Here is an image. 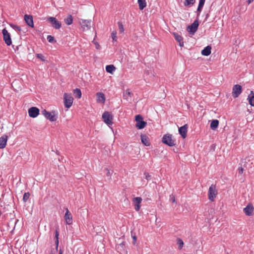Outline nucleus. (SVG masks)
Here are the masks:
<instances>
[{"instance_id":"nucleus-6","label":"nucleus","mask_w":254,"mask_h":254,"mask_svg":"<svg viewBox=\"0 0 254 254\" xmlns=\"http://www.w3.org/2000/svg\"><path fill=\"white\" fill-rule=\"evenodd\" d=\"M102 119L104 122L108 125L113 124V116L108 112H105L102 115Z\"/></svg>"},{"instance_id":"nucleus-39","label":"nucleus","mask_w":254,"mask_h":254,"mask_svg":"<svg viewBox=\"0 0 254 254\" xmlns=\"http://www.w3.org/2000/svg\"><path fill=\"white\" fill-rule=\"evenodd\" d=\"M238 173L240 175H242L244 172V168L242 167H240L238 169Z\"/></svg>"},{"instance_id":"nucleus-46","label":"nucleus","mask_w":254,"mask_h":254,"mask_svg":"<svg viewBox=\"0 0 254 254\" xmlns=\"http://www.w3.org/2000/svg\"><path fill=\"white\" fill-rule=\"evenodd\" d=\"M59 254H63V251L62 250L59 251Z\"/></svg>"},{"instance_id":"nucleus-35","label":"nucleus","mask_w":254,"mask_h":254,"mask_svg":"<svg viewBox=\"0 0 254 254\" xmlns=\"http://www.w3.org/2000/svg\"><path fill=\"white\" fill-rule=\"evenodd\" d=\"M47 39L49 43H52L56 42V41L55 40L54 37L51 35H48Z\"/></svg>"},{"instance_id":"nucleus-16","label":"nucleus","mask_w":254,"mask_h":254,"mask_svg":"<svg viewBox=\"0 0 254 254\" xmlns=\"http://www.w3.org/2000/svg\"><path fill=\"white\" fill-rule=\"evenodd\" d=\"M134 204V209L136 211H138L140 209V203L142 201V198L140 197H134L133 200Z\"/></svg>"},{"instance_id":"nucleus-40","label":"nucleus","mask_w":254,"mask_h":254,"mask_svg":"<svg viewBox=\"0 0 254 254\" xmlns=\"http://www.w3.org/2000/svg\"><path fill=\"white\" fill-rule=\"evenodd\" d=\"M12 27H13V28H14L16 31H20L21 30V28L18 26L13 25V26H12Z\"/></svg>"},{"instance_id":"nucleus-3","label":"nucleus","mask_w":254,"mask_h":254,"mask_svg":"<svg viewBox=\"0 0 254 254\" xmlns=\"http://www.w3.org/2000/svg\"><path fill=\"white\" fill-rule=\"evenodd\" d=\"M73 98L70 94L64 93V103L65 108H69L72 105Z\"/></svg>"},{"instance_id":"nucleus-7","label":"nucleus","mask_w":254,"mask_h":254,"mask_svg":"<svg viewBox=\"0 0 254 254\" xmlns=\"http://www.w3.org/2000/svg\"><path fill=\"white\" fill-rule=\"evenodd\" d=\"M2 33L3 34V40L5 44L7 46H10L12 42L9 33L5 28L2 30Z\"/></svg>"},{"instance_id":"nucleus-38","label":"nucleus","mask_w":254,"mask_h":254,"mask_svg":"<svg viewBox=\"0 0 254 254\" xmlns=\"http://www.w3.org/2000/svg\"><path fill=\"white\" fill-rule=\"evenodd\" d=\"M112 38L114 41H117V32L116 31H113L112 32Z\"/></svg>"},{"instance_id":"nucleus-18","label":"nucleus","mask_w":254,"mask_h":254,"mask_svg":"<svg viewBox=\"0 0 254 254\" xmlns=\"http://www.w3.org/2000/svg\"><path fill=\"white\" fill-rule=\"evenodd\" d=\"M24 20L28 25L31 27H34L33 17L31 15L25 14L24 15Z\"/></svg>"},{"instance_id":"nucleus-42","label":"nucleus","mask_w":254,"mask_h":254,"mask_svg":"<svg viewBox=\"0 0 254 254\" xmlns=\"http://www.w3.org/2000/svg\"><path fill=\"white\" fill-rule=\"evenodd\" d=\"M144 175L145 176V178L147 180H149V179L150 178V176L149 175V174L148 173H144Z\"/></svg>"},{"instance_id":"nucleus-19","label":"nucleus","mask_w":254,"mask_h":254,"mask_svg":"<svg viewBox=\"0 0 254 254\" xmlns=\"http://www.w3.org/2000/svg\"><path fill=\"white\" fill-rule=\"evenodd\" d=\"M254 210V207L252 205L248 204L245 208H244V212L246 215L250 216L252 214Z\"/></svg>"},{"instance_id":"nucleus-20","label":"nucleus","mask_w":254,"mask_h":254,"mask_svg":"<svg viewBox=\"0 0 254 254\" xmlns=\"http://www.w3.org/2000/svg\"><path fill=\"white\" fill-rule=\"evenodd\" d=\"M141 140L142 143L145 146H148L150 144L149 138L146 134L141 135Z\"/></svg>"},{"instance_id":"nucleus-41","label":"nucleus","mask_w":254,"mask_h":254,"mask_svg":"<svg viewBox=\"0 0 254 254\" xmlns=\"http://www.w3.org/2000/svg\"><path fill=\"white\" fill-rule=\"evenodd\" d=\"M106 170L107 171V172H106L107 176L108 177H111V176L112 173L110 171L108 168H106Z\"/></svg>"},{"instance_id":"nucleus-2","label":"nucleus","mask_w":254,"mask_h":254,"mask_svg":"<svg viewBox=\"0 0 254 254\" xmlns=\"http://www.w3.org/2000/svg\"><path fill=\"white\" fill-rule=\"evenodd\" d=\"M135 120L136 122L135 127L138 129H142L147 125V123L143 121V118L140 115L135 116Z\"/></svg>"},{"instance_id":"nucleus-33","label":"nucleus","mask_w":254,"mask_h":254,"mask_svg":"<svg viewBox=\"0 0 254 254\" xmlns=\"http://www.w3.org/2000/svg\"><path fill=\"white\" fill-rule=\"evenodd\" d=\"M195 3V0H185V5H193Z\"/></svg>"},{"instance_id":"nucleus-14","label":"nucleus","mask_w":254,"mask_h":254,"mask_svg":"<svg viewBox=\"0 0 254 254\" xmlns=\"http://www.w3.org/2000/svg\"><path fill=\"white\" fill-rule=\"evenodd\" d=\"M106 100L105 96L102 92L96 93V101L97 103L104 104Z\"/></svg>"},{"instance_id":"nucleus-34","label":"nucleus","mask_w":254,"mask_h":254,"mask_svg":"<svg viewBox=\"0 0 254 254\" xmlns=\"http://www.w3.org/2000/svg\"><path fill=\"white\" fill-rule=\"evenodd\" d=\"M30 196V193L29 192H25L23 196V200L26 202L29 199Z\"/></svg>"},{"instance_id":"nucleus-21","label":"nucleus","mask_w":254,"mask_h":254,"mask_svg":"<svg viewBox=\"0 0 254 254\" xmlns=\"http://www.w3.org/2000/svg\"><path fill=\"white\" fill-rule=\"evenodd\" d=\"M174 36L175 38V39L179 43V46L180 47H183L184 46V42H183V37L181 35H180L178 33H174Z\"/></svg>"},{"instance_id":"nucleus-29","label":"nucleus","mask_w":254,"mask_h":254,"mask_svg":"<svg viewBox=\"0 0 254 254\" xmlns=\"http://www.w3.org/2000/svg\"><path fill=\"white\" fill-rule=\"evenodd\" d=\"M65 23L67 25H70L72 23L73 19L71 15H68L66 18L64 19Z\"/></svg>"},{"instance_id":"nucleus-25","label":"nucleus","mask_w":254,"mask_h":254,"mask_svg":"<svg viewBox=\"0 0 254 254\" xmlns=\"http://www.w3.org/2000/svg\"><path fill=\"white\" fill-rule=\"evenodd\" d=\"M137 2L140 10H143L146 6L145 0H137Z\"/></svg>"},{"instance_id":"nucleus-23","label":"nucleus","mask_w":254,"mask_h":254,"mask_svg":"<svg viewBox=\"0 0 254 254\" xmlns=\"http://www.w3.org/2000/svg\"><path fill=\"white\" fill-rule=\"evenodd\" d=\"M211 47L207 46L201 51V54L203 56H208L211 54Z\"/></svg>"},{"instance_id":"nucleus-47","label":"nucleus","mask_w":254,"mask_h":254,"mask_svg":"<svg viewBox=\"0 0 254 254\" xmlns=\"http://www.w3.org/2000/svg\"><path fill=\"white\" fill-rule=\"evenodd\" d=\"M133 239L134 240V241H135V240H136V237H135V236H134V237H133Z\"/></svg>"},{"instance_id":"nucleus-8","label":"nucleus","mask_w":254,"mask_h":254,"mask_svg":"<svg viewBox=\"0 0 254 254\" xmlns=\"http://www.w3.org/2000/svg\"><path fill=\"white\" fill-rule=\"evenodd\" d=\"M242 91V86L239 84L235 85L232 89V96L234 98L238 97Z\"/></svg>"},{"instance_id":"nucleus-10","label":"nucleus","mask_w":254,"mask_h":254,"mask_svg":"<svg viewBox=\"0 0 254 254\" xmlns=\"http://www.w3.org/2000/svg\"><path fill=\"white\" fill-rule=\"evenodd\" d=\"M48 21L51 23L53 27L57 29H60L61 27V23L56 19V18L53 17H50L48 18Z\"/></svg>"},{"instance_id":"nucleus-43","label":"nucleus","mask_w":254,"mask_h":254,"mask_svg":"<svg viewBox=\"0 0 254 254\" xmlns=\"http://www.w3.org/2000/svg\"><path fill=\"white\" fill-rule=\"evenodd\" d=\"M171 199H172L173 202H174L175 201V198L174 195L171 196Z\"/></svg>"},{"instance_id":"nucleus-11","label":"nucleus","mask_w":254,"mask_h":254,"mask_svg":"<svg viewBox=\"0 0 254 254\" xmlns=\"http://www.w3.org/2000/svg\"><path fill=\"white\" fill-rule=\"evenodd\" d=\"M64 218L66 224L71 225L72 223V217L67 208L66 209V212Z\"/></svg>"},{"instance_id":"nucleus-32","label":"nucleus","mask_w":254,"mask_h":254,"mask_svg":"<svg viewBox=\"0 0 254 254\" xmlns=\"http://www.w3.org/2000/svg\"><path fill=\"white\" fill-rule=\"evenodd\" d=\"M118 24L119 26V32L123 33L124 32V28L123 24L121 22H118Z\"/></svg>"},{"instance_id":"nucleus-31","label":"nucleus","mask_w":254,"mask_h":254,"mask_svg":"<svg viewBox=\"0 0 254 254\" xmlns=\"http://www.w3.org/2000/svg\"><path fill=\"white\" fill-rule=\"evenodd\" d=\"M177 245H178V248L179 250H181L182 249L184 246V242L183 240L181 239H177Z\"/></svg>"},{"instance_id":"nucleus-4","label":"nucleus","mask_w":254,"mask_h":254,"mask_svg":"<svg viewBox=\"0 0 254 254\" xmlns=\"http://www.w3.org/2000/svg\"><path fill=\"white\" fill-rule=\"evenodd\" d=\"M217 194V190L214 185H211L208 190V198L211 201H213Z\"/></svg>"},{"instance_id":"nucleus-45","label":"nucleus","mask_w":254,"mask_h":254,"mask_svg":"<svg viewBox=\"0 0 254 254\" xmlns=\"http://www.w3.org/2000/svg\"><path fill=\"white\" fill-rule=\"evenodd\" d=\"M99 47H100V46H99V45L98 44H97V43L96 44V49H99Z\"/></svg>"},{"instance_id":"nucleus-13","label":"nucleus","mask_w":254,"mask_h":254,"mask_svg":"<svg viewBox=\"0 0 254 254\" xmlns=\"http://www.w3.org/2000/svg\"><path fill=\"white\" fill-rule=\"evenodd\" d=\"M91 20H81L80 24L83 30H88L91 27Z\"/></svg>"},{"instance_id":"nucleus-28","label":"nucleus","mask_w":254,"mask_h":254,"mask_svg":"<svg viewBox=\"0 0 254 254\" xmlns=\"http://www.w3.org/2000/svg\"><path fill=\"white\" fill-rule=\"evenodd\" d=\"M205 0H199L198 6L197 9V11L199 12H201L202 7L204 4Z\"/></svg>"},{"instance_id":"nucleus-27","label":"nucleus","mask_w":254,"mask_h":254,"mask_svg":"<svg viewBox=\"0 0 254 254\" xmlns=\"http://www.w3.org/2000/svg\"><path fill=\"white\" fill-rule=\"evenodd\" d=\"M116 69L115 67L114 66V65L111 64V65H108L106 66V70L107 72L112 73L114 71H115Z\"/></svg>"},{"instance_id":"nucleus-44","label":"nucleus","mask_w":254,"mask_h":254,"mask_svg":"<svg viewBox=\"0 0 254 254\" xmlns=\"http://www.w3.org/2000/svg\"><path fill=\"white\" fill-rule=\"evenodd\" d=\"M253 1H254V0H247V2H248V4L251 3Z\"/></svg>"},{"instance_id":"nucleus-26","label":"nucleus","mask_w":254,"mask_h":254,"mask_svg":"<svg viewBox=\"0 0 254 254\" xmlns=\"http://www.w3.org/2000/svg\"><path fill=\"white\" fill-rule=\"evenodd\" d=\"M219 125V121L217 120H213L210 124V127L213 130H215Z\"/></svg>"},{"instance_id":"nucleus-24","label":"nucleus","mask_w":254,"mask_h":254,"mask_svg":"<svg viewBox=\"0 0 254 254\" xmlns=\"http://www.w3.org/2000/svg\"><path fill=\"white\" fill-rule=\"evenodd\" d=\"M248 100L250 105L252 106H254V93L253 91H251L249 95Z\"/></svg>"},{"instance_id":"nucleus-15","label":"nucleus","mask_w":254,"mask_h":254,"mask_svg":"<svg viewBox=\"0 0 254 254\" xmlns=\"http://www.w3.org/2000/svg\"><path fill=\"white\" fill-rule=\"evenodd\" d=\"M187 125H185L179 128V132L183 138H185L187 136Z\"/></svg>"},{"instance_id":"nucleus-1","label":"nucleus","mask_w":254,"mask_h":254,"mask_svg":"<svg viewBox=\"0 0 254 254\" xmlns=\"http://www.w3.org/2000/svg\"><path fill=\"white\" fill-rule=\"evenodd\" d=\"M162 141L163 143L171 147L175 145V140L172 138L171 134L164 135L162 138Z\"/></svg>"},{"instance_id":"nucleus-17","label":"nucleus","mask_w":254,"mask_h":254,"mask_svg":"<svg viewBox=\"0 0 254 254\" xmlns=\"http://www.w3.org/2000/svg\"><path fill=\"white\" fill-rule=\"evenodd\" d=\"M7 136L3 135L0 137V148L3 149L5 147L7 141Z\"/></svg>"},{"instance_id":"nucleus-5","label":"nucleus","mask_w":254,"mask_h":254,"mask_svg":"<svg viewBox=\"0 0 254 254\" xmlns=\"http://www.w3.org/2000/svg\"><path fill=\"white\" fill-rule=\"evenodd\" d=\"M42 114L46 118L49 120L51 122H54L57 120V115L54 111L49 112L46 110H44L42 111Z\"/></svg>"},{"instance_id":"nucleus-9","label":"nucleus","mask_w":254,"mask_h":254,"mask_svg":"<svg viewBox=\"0 0 254 254\" xmlns=\"http://www.w3.org/2000/svg\"><path fill=\"white\" fill-rule=\"evenodd\" d=\"M198 25V21L195 20L188 27L187 30L190 33L193 34L196 31Z\"/></svg>"},{"instance_id":"nucleus-30","label":"nucleus","mask_w":254,"mask_h":254,"mask_svg":"<svg viewBox=\"0 0 254 254\" xmlns=\"http://www.w3.org/2000/svg\"><path fill=\"white\" fill-rule=\"evenodd\" d=\"M74 96L77 98H80L81 97V92L80 89L76 88L73 90Z\"/></svg>"},{"instance_id":"nucleus-36","label":"nucleus","mask_w":254,"mask_h":254,"mask_svg":"<svg viewBox=\"0 0 254 254\" xmlns=\"http://www.w3.org/2000/svg\"><path fill=\"white\" fill-rule=\"evenodd\" d=\"M55 238H56V249H58V245H59V240H58V237H59V232L58 230L56 231L55 233Z\"/></svg>"},{"instance_id":"nucleus-22","label":"nucleus","mask_w":254,"mask_h":254,"mask_svg":"<svg viewBox=\"0 0 254 254\" xmlns=\"http://www.w3.org/2000/svg\"><path fill=\"white\" fill-rule=\"evenodd\" d=\"M132 95V94L129 91V89H127L124 93L123 98H124V99H126L127 101H131V95Z\"/></svg>"},{"instance_id":"nucleus-37","label":"nucleus","mask_w":254,"mask_h":254,"mask_svg":"<svg viewBox=\"0 0 254 254\" xmlns=\"http://www.w3.org/2000/svg\"><path fill=\"white\" fill-rule=\"evenodd\" d=\"M36 56L37 58L41 60L42 61L44 62L45 61V59L44 58V56L41 54H37L36 55Z\"/></svg>"},{"instance_id":"nucleus-12","label":"nucleus","mask_w":254,"mask_h":254,"mask_svg":"<svg viewBox=\"0 0 254 254\" xmlns=\"http://www.w3.org/2000/svg\"><path fill=\"white\" fill-rule=\"evenodd\" d=\"M28 113L30 117L36 118L39 114V110L37 107H31L29 109Z\"/></svg>"}]
</instances>
